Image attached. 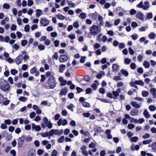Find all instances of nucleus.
<instances>
[{
    "label": "nucleus",
    "mask_w": 156,
    "mask_h": 156,
    "mask_svg": "<svg viewBox=\"0 0 156 156\" xmlns=\"http://www.w3.org/2000/svg\"><path fill=\"white\" fill-rule=\"evenodd\" d=\"M98 20L100 21L98 26L93 25L90 28V33L94 36L96 35L101 32V26H103L104 24L103 17L101 15L99 16Z\"/></svg>",
    "instance_id": "nucleus-1"
},
{
    "label": "nucleus",
    "mask_w": 156,
    "mask_h": 156,
    "mask_svg": "<svg viewBox=\"0 0 156 156\" xmlns=\"http://www.w3.org/2000/svg\"><path fill=\"white\" fill-rule=\"evenodd\" d=\"M0 84V89L2 91L5 92H9L10 90V85L6 80L2 79Z\"/></svg>",
    "instance_id": "nucleus-2"
},
{
    "label": "nucleus",
    "mask_w": 156,
    "mask_h": 156,
    "mask_svg": "<svg viewBox=\"0 0 156 156\" xmlns=\"http://www.w3.org/2000/svg\"><path fill=\"white\" fill-rule=\"evenodd\" d=\"M47 83L50 89H53L55 87L57 83L54 75H52L49 77L47 80Z\"/></svg>",
    "instance_id": "nucleus-3"
},
{
    "label": "nucleus",
    "mask_w": 156,
    "mask_h": 156,
    "mask_svg": "<svg viewBox=\"0 0 156 156\" xmlns=\"http://www.w3.org/2000/svg\"><path fill=\"white\" fill-rule=\"evenodd\" d=\"M25 137L26 136L25 135H23L21 137L19 138V140L17 143L18 148H20L23 147Z\"/></svg>",
    "instance_id": "nucleus-4"
},
{
    "label": "nucleus",
    "mask_w": 156,
    "mask_h": 156,
    "mask_svg": "<svg viewBox=\"0 0 156 156\" xmlns=\"http://www.w3.org/2000/svg\"><path fill=\"white\" fill-rule=\"evenodd\" d=\"M63 133V130L62 129H60V131H59V130L56 129H52L50 130V133L51 136L54 134L60 136L62 135Z\"/></svg>",
    "instance_id": "nucleus-5"
},
{
    "label": "nucleus",
    "mask_w": 156,
    "mask_h": 156,
    "mask_svg": "<svg viewBox=\"0 0 156 156\" xmlns=\"http://www.w3.org/2000/svg\"><path fill=\"white\" fill-rule=\"evenodd\" d=\"M44 123L46 124L48 128L49 129H51L52 127V124L51 122L49 121L48 122V118L44 117L43 119Z\"/></svg>",
    "instance_id": "nucleus-6"
},
{
    "label": "nucleus",
    "mask_w": 156,
    "mask_h": 156,
    "mask_svg": "<svg viewBox=\"0 0 156 156\" xmlns=\"http://www.w3.org/2000/svg\"><path fill=\"white\" fill-rule=\"evenodd\" d=\"M68 57L65 54H62L60 55L59 58V60L61 62H66L68 60Z\"/></svg>",
    "instance_id": "nucleus-7"
},
{
    "label": "nucleus",
    "mask_w": 156,
    "mask_h": 156,
    "mask_svg": "<svg viewBox=\"0 0 156 156\" xmlns=\"http://www.w3.org/2000/svg\"><path fill=\"white\" fill-rule=\"evenodd\" d=\"M87 147L85 146H83L80 148L82 154L85 156H88V153L87 150Z\"/></svg>",
    "instance_id": "nucleus-8"
},
{
    "label": "nucleus",
    "mask_w": 156,
    "mask_h": 156,
    "mask_svg": "<svg viewBox=\"0 0 156 156\" xmlns=\"http://www.w3.org/2000/svg\"><path fill=\"white\" fill-rule=\"evenodd\" d=\"M67 89L66 87H64L60 91L59 94L60 96L66 95L67 93Z\"/></svg>",
    "instance_id": "nucleus-9"
},
{
    "label": "nucleus",
    "mask_w": 156,
    "mask_h": 156,
    "mask_svg": "<svg viewBox=\"0 0 156 156\" xmlns=\"http://www.w3.org/2000/svg\"><path fill=\"white\" fill-rule=\"evenodd\" d=\"M144 16L143 14L140 12H138L136 15V18L141 20H144Z\"/></svg>",
    "instance_id": "nucleus-10"
},
{
    "label": "nucleus",
    "mask_w": 156,
    "mask_h": 156,
    "mask_svg": "<svg viewBox=\"0 0 156 156\" xmlns=\"http://www.w3.org/2000/svg\"><path fill=\"white\" fill-rule=\"evenodd\" d=\"M40 23L43 24L44 27L47 26L49 24V21L47 19H42L40 21Z\"/></svg>",
    "instance_id": "nucleus-11"
},
{
    "label": "nucleus",
    "mask_w": 156,
    "mask_h": 156,
    "mask_svg": "<svg viewBox=\"0 0 156 156\" xmlns=\"http://www.w3.org/2000/svg\"><path fill=\"white\" fill-rule=\"evenodd\" d=\"M98 13L95 12L94 13H90L89 14L88 16L91 19L95 20L98 17Z\"/></svg>",
    "instance_id": "nucleus-12"
},
{
    "label": "nucleus",
    "mask_w": 156,
    "mask_h": 156,
    "mask_svg": "<svg viewBox=\"0 0 156 156\" xmlns=\"http://www.w3.org/2000/svg\"><path fill=\"white\" fill-rule=\"evenodd\" d=\"M41 135L42 137H46L48 136L49 139H50L51 137V134L50 133V131L49 132H45V133H41Z\"/></svg>",
    "instance_id": "nucleus-13"
},
{
    "label": "nucleus",
    "mask_w": 156,
    "mask_h": 156,
    "mask_svg": "<svg viewBox=\"0 0 156 156\" xmlns=\"http://www.w3.org/2000/svg\"><path fill=\"white\" fill-rule=\"evenodd\" d=\"M111 131L109 129H107L106 130L105 133L107 134V137L108 139H112V135L110 133Z\"/></svg>",
    "instance_id": "nucleus-14"
},
{
    "label": "nucleus",
    "mask_w": 156,
    "mask_h": 156,
    "mask_svg": "<svg viewBox=\"0 0 156 156\" xmlns=\"http://www.w3.org/2000/svg\"><path fill=\"white\" fill-rule=\"evenodd\" d=\"M130 104L133 107L136 108H139L141 105V104L140 105L135 101H131Z\"/></svg>",
    "instance_id": "nucleus-15"
},
{
    "label": "nucleus",
    "mask_w": 156,
    "mask_h": 156,
    "mask_svg": "<svg viewBox=\"0 0 156 156\" xmlns=\"http://www.w3.org/2000/svg\"><path fill=\"white\" fill-rule=\"evenodd\" d=\"M150 91L152 94L153 98H156V89L155 88H151L150 89Z\"/></svg>",
    "instance_id": "nucleus-16"
},
{
    "label": "nucleus",
    "mask_w": 156,
    "mask_h": 156,
    "mask_svg": "<svg viewBox=\"0 0 156 156\" xmlns=\"http://www.w3.org/2000/svg\"><path fill=\"white\" fill-rule=\"evenodd\" d=\"M143 114L144 117L147 119L150 117L151 115L147 109H145L143 112Z\"/></svg>",
    "instance_id": "nucleus-17"
},
{
    "label": "nucleus",
    "mask_w": 156,
    "mask_h": 156,
    "mask_svg": "<svg viewBox=\"0 0 156 156\" xmlns=\"http://www.w3.org/2000/svg\"><path fill=\"white\" fill-rule=\"evenodd\" d=\"M149 38L151 39H153L156 37V34L153 32H151L148 35Z\"/></svg>",
    "instance_id": "nucleus-18"
},
{
    "label": "nucleus",
    "mask_w": 156,
    "mask_h": 156,
    "mask_svg": "<svg viewBox=\"0 0 156 156\" xmlns=\"http://www.w3.org/2000/svg\"><path fill=\"white\" fill-rule=\"evenodd\" d=\"M66 67L65 65L62 64L59 66V71L60 73L63 72V70H65V68Z\"/></svg>",
    "instance_id": "nucleus-19"
},
{
    "label": "nucleus",
    "mask_w": 156,
    "mask_h": 156,
    "mask_svg": "<svg viewBox=\"0 0 156 156\" xmlns=\"http://www.w3.org/2000/svg\"><path fill=\"white\" fill-rule=\"evenodd\" d=\"M119 68V66L117 64H114L112 66V70L113 72H116L117 71Z\"/></svg>",
    "instance_id": "nucleus-20"
},
{
    "label": "nucleus",
    "mask_w": 156,
    "mask_h": 156,
    "mask_svg": "<svg viewBox=\"0 0 156 156\" xmlns=\"http://www.w3.org/2000/svg\"><path fill=\"white\" fill-rule=\"evenodd\" d=\"M149 8V3L148 2H145L144 3V5L143 7V9L145 10H148Z\"/></svg>",
    "instance_id": "nucleus-21"
},
{
    "label": "nucleus",
    "mask_w": 156,
    "mask_h": 156,
    "mask_svg": "<svg viewBox=\"0 0 156 156\" xmlns=\"http://www.w3.org/2000/svg\"><path fill=\"white\" fill-rule=\"evenodd\" d=\"M120 71L121 73L125 76H127L129 75V73L126 70L122 69Z\"/></svg>",
    "instance_id": "nucleus-22"
},
{
    "label": "nucleus",
    "mask_w": 156,
    "mask_h": 156,
    "mask_svg": "<svg viewBox=\"0 0 156 156\" xmlns=\"http://www.w3.org/2000/svg\"><path fill=\"white\" fill-rule=\"evenodd\" d=\"M138 113V111L136 110V109H134L132 110L131 111V115L132 116H135L137 115Z\"/></svg>",
    "instance_id": "nucleus-23"
},
{
    "label": "nucleus",
    "mask_w": 156,
    "mask_h": 156,
    "mask_svg": "<svg viewBox=\"0 0 156 156\" xmlns=\"http://www.w3.org/2000/svg\"><path fill=\"white\" fill-rule=\"evenodd\" d=\"M135 82L136 85H140L142 86H143L144 85V82L142 80H136Z\"/></svg>",
    "instance_id": "nucleus-24"
},
{
    "label": "nucleus",
    "mask_w": 156,
    "mask_h": 156,
    "mask_svg": "<svg viewBox=\"0 0 156 156\" xmlns=\"http://www.w3.org/2000/svg\"><path fill=\"white\" fill-rule=\"evenodd\" d=\"M36 16L37 17H39L42 13V11L40 9H37L36 10Z\"/></svg>",
    "instance_id": "nucleus-25"
},
{
    "label": "nucleus",
    "mask_w": 156,
    "mask_h": 156,
    "mask_svg": "<svg viewBox=\"0 0 156 156\" xmlns=\"http://www.w3.org/2000/svg\"><path fill=\"white\" fill-rule=\"evenodd\" d=\"M152 140L151 139H149L146 140H144L142 142V144L144 145L149 144L152 142Z\"/></svg>",
    "instance_id": "nucleus-26"
},
{
    "label": "nucleus",
    "mask_w": 156,
    "mask_h": 156,
    "mask_svg": "<svg viewBox=\"0 0 156 156\" xmlns=\"http://www.w3.org/2000/svg\"><path fill=\"white\" fill-rule=\"evenodd\" d=\"M148 28L149 27L148 26H147L146 27L143 26L140 28L139 30V31L140 32L145 31L146 30L148 29Z\"/></svg>",
    "instance_id": "nucleus-27"
},
{
    "label": "nucleus",
    "mask_w": 156,
    "mask_h": 156,
    "mask_svg": "<svg viewBox=\"0 0 156 156\" xmlns=\"http://www.w3.org/2000/svg\"><path fill=\"white\" fill-rule=\"evenodd\" d=\"M143 65L144 67L146 68H148L150 67V63L147 61H144L143 62Z\"/></svg>",
    "instance_id": "nucleus-28"
},
{
    "label": "nucleus",
    "mask_w": 156,
    "mask_h": 156,
    "mask_svg": "<svg viewBox=\"0 0 156 156\" xmlns=\"http://www.w3.org/2000/svg\"><path fill=\"white\" fill-rule=\"evenodd\" d=\"M79 17L81 19H84L86 17V14L84 12L81 13L79 16Z\"/></svg>",
    "instance_id": "nucleus-29"
},
{
    "label": "nucleus",
    "mask_w": 156,
    "mask_h": 156,
    "mask_svg": "<svg viewBox=\"0 0 156 156\" xmlns=\"http://www.w3.org/2000/svg\"><path fill=\"white\" fill-rule=\"evenodd\" d=\"M153 17V14L152 12L149 13L147 16L145 18L146 20H149L152 19Z\"/></svg>",
    "instance_id": "nucleus-30"
},
{
    "label": "nucleus",
    "mask_w": 156,
    "mask_h": 156,
    "mask_svg": "<svg viewBox=\"0 0 156 156\" xmlns=\"http://www.w3.org/2000/svg\"><path fill=\"white\" fill-rule=\"evenodd\" d=\"M56 16L58 19L62 20H63L65 18V17L64 16L60 13L58 14Z\"/></svg>",
    "instance_id": "nucleus-31"
},
{
    "label": "nucleus",
    "mask_w": 156,
    "mask_h": 156,
    "mask_svg": "<svg viewBox=\"0 0 156 156\" xmlns=\"http://www.w3.org/2000/svg\"><path fill=\"white\" fill-rule=\"evenodd\" d=\"M27 100V98L23 96H21L19 98V101L23 102H26Z\"/></svg>",
    "instance_id": "nucleus-32"
},
{
    "label": "nucleus",
    "mask_w": 156,
    "mask_h": 156,
    "mask_svg": "<svg viewBox=\"0 0 156 156\" xmlns=\"http://www.w3.org/2000/svg\"><path fill=\"white\" fill-rule=\"evenodd\" d=\"M138 140V138L137 136H134L131 137L130 138V140L132 142H136Z\"/></svg>",
    "instance_id": "nucleus-33"
},
{
    "label": "nucleus",
    "mask_w": 156,
    "mask_h": 156,
    "mask_svg": "<svg viewBox=\"0 0 156 156\" xmlns=\"http://www.w3.org/2000/svg\"><path fill=\"white\" fill-rule=\"evenodd\" d=\"M10 73L11 74L15 75L18 73V71L15 69H12L10 70Z\"/></svg>",
    "instance_id": "nucleus-34"
},
{
    "label": "nucleus",
    "mask_w": 156,
    "mask_h": 156,
    "mask_svg": "<svg viewBox=\"0 0 156 156\" xmlns=\"http://www.w3.org/2000/svg\"><path fill=\"white\" fill-rule=\"evenodd\" d=\"M25 31L26 32H28L30 30V26L29 25L27 24L25 25L24 28Z\"/></svg>",
    "instance_id": "nucleus-35"
},
{
    "label": "nucleus",
    "mask_w": 156,
    "mask_h": 156,
    "mask_svg": "<svg viewBox=\"0 0 156 156\" xmlns=\"http://www.w3.org/2000/svg\"><path fill=\"white\" fill-rule=\"evenodd\" d=\"M86 58V57L85 56H82L81 57L80 60V62L81 63H84L85 61V59Z\"/></svg>",
    "instance_id": "nucleus-36"
},
{
    "label": "nucleus",
    "mask_w": 156,
    "mask_h": 156,
    "mask_svg": "<svg viewBox=\"0 0 156 156\" xmlns=\"http://www.w3.org/2000/svg\"><path fill=\"white\" fill-rule=\"evenodd\" d=\"M38 48L40 51H42L45 49V46L44 45L40 44L38 46Z\"/></svg>",
    "instance_id": "nucleus-37"
},
{
    "label": "nucleus",
    "mask_w": 156,
    "mask_h": 156,
    "mask_svg": "<svg viewBox=\"0 0 156 156\" xmlns=\"http://www.w3.org/2000/svg\"><path fill=\"white\" fill-rule=\"evenodd\" d=\"M64 139V136H61L58 140V142L59 143H62Z\"/></svg>",
    "instance_id": "nucleus-38"
},
{
    "label": "nucleus",
    "mask_w": 156,
    "mask_h": 156,
    "mask_svg": "<svg viewBox=\"0 0 156 156\" xmlns=\"http://www.w3.org/2000/svg\"><path fill=\"white\" fill-rule=\"evenodd\" d=\"M67 2L68 3L70 7L73 8L75 4L73 3L72 1H67Z\"/></svg>",
    "instance_id": "nucleus-39"
},
{
    "label": "nucleus",
    "mask_w": 156,
    "mask_h": 156,
    "mask_svg": "<svg viewBox=\"0 0 156 156\" xmlns=\"http://www.w3.org/2000/svg\"><path fill=\"white\" fill-rule=\"evenodd\" d=\"M149 108L151 111H154L156 110V107L154 105H151L149 106Z\"/></svg>",
    "instance_id": "nucleus-40"
},
{
    "label": "nucleus",
    "mask_w": 156,
    "mask_h": 156,
    "mask_svg": "<svg viewBox=\"0 0 156 156\" xmlns=\"http://www.w3.org/2000/svg\"><path fill=\"white\" fill-rule=\"evenodd\" d=\"M142 95L144 97H146L149 94V92L147 91L144 90L142 92Z\"/></svg>",
    "instance_id": "nucleus-41"
},
{
    "label": "nucleus",
    "mask_w": 156,
    "mask_h": 156,
    "mask_svg": "<svg viewBox=\"0 0 156 156\" xmlns=\"http://www.w3.org/2000/svg\"><path fill=\"white\" fill-rule=\"evenodd\" d=\"M58 151L54 149L52 151L51 155L52 156H58Z\"/></svg>",
    "instance_id": "nucleus-42"
},
{
    "label": "nucleus",
    "mask_w": 156,
    "mask_h": 156,
    "mask_svg": "<svg viewBox=\"0 0 156 156\" xmlns=\"http://www.w3.org/2000/svg\"><path fill=\"white\" fill-rule=\"evenodd\" d=\"M96 145V144L93 142H91L89 145V147L90 148H94Z\"/></svg>",
    "instance_id": "nucleus-43"
},
{
    "label": "nucleus",
    "mask_w": 156,
    "mask_h": 156,
    "mask_svg": "<svg viewBox=\"0 0 156 156\" xmlns=\"http://www.w3.org/2000/svg\"><path fill=\"white\" fill-rule=\"evenodd\" d=\"M28 42L26 40H23L21 41V44L23 46H25Z\"/></svg>",
    "instance_id": "nucleus-44"
},
{
    "label": "nucleus",
    "mask_w": 156,
    "mask_h": 156,
    "mask_svg": "<svg viewBox=\"0 0 156 156\" xmlns=\"http://www.w3.org/2000/svg\"><path fill=\"white\" fill-rule=\"evenodd\" d=\"M131 37L132 39L134 40H136L138 37V35L137 34H134L132 35L131 36Z\"/></svg>",
    "instance_id": "nucleus-45"
},
{
    "label": "nucleus",
    "mask_w": 156,
    "mask_h": 156,
    "mask_svg": "<svg viewBox=\"0 0 156 156\" xmlns=\"http://www.w3.org/2000/svg\"><path fill=\"white\" fill-rule=\"evenodd\" d=\"M150 137V134L148 133H146L143 135L142 136V138L144 139H146L149 138Z\"/></svg>",
    "instance_id": "nucleus-46"
},
{
    "label": "nucleus",
    "mask_w": 156,
    "mask_h": 156,
    "mask_svg": "<svg viewBox=\"0 0 156 156\" xmlns=\"http://www.w3.org/2000/svg\"><path fill=\"white\" fill-rule=\"evenodd\" d=\"M3 7L4 9H9L10 6L8 4L5 3L3 5Z\"/></svg>",
    "instance_id": "nucleus-47"
},
{
    "label": "nucleus",
    "mask_w": 156,
    "mask_h": 156,
    "mask_svg": "<svg viewBox=\"0 0 156 156\" xmlns=\"http://www.w3.org/2000/svg\"><path fill=\"white\" fill-rule=\"evenodd\" d=\"M82 105L83 106L85 107L88 108L90 107V104L86 102H83L82 103Z\"/></svg>",
    "instance_id": "nucleus-48"
},
{
    "label": "nucleus",
    "mask_w": 156,
    "mask_h": 156,
    "mask_svg": "<svg viewBox=\"0 0 156 156\" xmlns=\"http://www.w3.org/2000/svg\"><path fill=\"white\" fill-rule=\"evenodd\" d=\"M41 79H40V81L41 82H43L46 79V77L45 75H41Z\"/></svg>",
    "instance_id": "nucleus-49"
},
{
    "label": "nucleus",
    "mask_w": 156,
    "mask_h": 156,
    "mask_svg": "<svg viewBox=\"0 0 156 156\" xmlns=\"http://www.w3.org/2000/svg\"><path fill=\"white\" fill-rule=\"evenodd\" d=\"M113 25V24H111L108 21H106L105 23V26L107 27H111Z\"/></svg>",
    "instance_id": "nucleus-50"
},
{
    "label": "nucleus",
    "mask_w": 156,
    "mask_h": 156,
    "mask_svg": "<svg viewBox=\"0 0 156 156\" xmlns=\"http://www.w3.org/2000/svg\"><path fill=\"white\" fill-rule=\"evenodd\" d=\"M44 152V151L41 149H38L37 151V154L39 155H41Z\"/></svg>",
    "instance_id": "nucleus-51"
},
{
    "label": "nucleus",
    "mask_w": 156,
    "mask_h": 156,
    "mask_svg": "<svg viewBox=\"0 0 156 156\" xmlns=\"http://www.w3.org/2000/svg\"><path fill=\"white\" fill-rule=\"evenodd\" d=\"M52 58L53 59H55V60H57L58 58V54L57 52H55L53 55L52 56Z\"/></svg>",
    "instance_id": "nucleus-52"
},
{
    "label": "nucleus",
    "mask_w": 156,
    "mask_h": 156,
    "mask_svg": "<svg viewBox=\"0 0 156 156\" xmlns=\"http://www.w3.org/2000/svg\"><path fill=\"white\" fill-rule=\"evenodd\" d=\"M135 84H136L135 83V82H132L130 83V85L131 87H134L135 88L138 89L137 86Z\"/></svg>",
    "instance_id": "nucleus-53"
},
{
    "label": "nucleus",
    "mask_w": 156,
    "mask_h": 156,
    "mask_svg": "<svg viewBox=\"0 0 156 156\" xmlns=\"http://www.w3.org/2000/svg\"><path fill=\"white\" fill-rule=\"evenodd\" d=\"M68 98L69 99H72L73 98L74 96V94L73 93H72V92L68 94Z\"/></svg>",
    "instance_id": "nucleus-54"
},
{
    "label": "nucleus",
    "mask_w": 156,
    "mask_h": 156,
    "mask_svg": "<svg viewBox=\"0 0 156 156\" xmlns=\"http://www.w3.org/2000/svg\"><path fill=\"white\" fill-rule=\"evenodd\" d=\"M125 47V44L123 43H120L119 44V48L122 49Z\"/></svg>",
    "instance_id": "nucleus-55"
},
{
    "label": "nucleus",
    "mask_w": 156,
    "mask_h": 156,
    "mask_svg": "<svg viewBox=\"0 0 156 156\" xmlns=\"http://www.w3.org/2000/svg\"><path fill=\"white\" fill-rule=\"evenodd\" d=\"M95 129H96V131L98 133H100L102 132V129L100 127H97Z\"/></svg>",
    "instance_id": "nucleus-56"
},
{
    "label": "nucleus",
    "mask_w": 156,
    "mask_h": 156,
    "mask_svg": "<svg viewBox=\"0 0 156 156\" xmlns=\"http://www.w3.org/2000/svg\"><path fill=\"white\" fill-rule=\"evenodd\" d=\"M37 71V69L35 67L32 68L30 70V73L31 74H34Z\"/></svg>",
    "instance_id": "nucleus-57"
},
{
    "label": "nucleus",
    "mask_w": 156,
    "mask_h": 156,
    "mask_svg": "<svg viewBox=\"0 0 156 156\" xmlns=\"http://www.w3.org/2000/svg\"><path fill=\"white\" fill-rule=\"evenodd\" d=\"M36 115V113L34 112H32L30 114V117L31 119H33L35 116Z\"/></svg>",
    "instance_id": "nucleus-58"
},
{
    "label": "nucleus",
    "mask_w": 156,
    "mask_h": 156,
    "mask_svg": "<svg viewBox=\"0 0 156 156\" xmlns=\"http://www.w3.org/2000/svg\"><path fill=\"white\" fill-rule=\"evenodd\" d=\"M22 19L18 17L17 18V21L18 25H22Z\"/></svg>",
    "instance_id": "nucleus-59"
},
{
    "label": "nucleus",
    "mask_w": 156,
    "mask_h": 156,
    "mask_svg": "<svg viewBox=\"0 0 156 156\" xmlns=\"http://www.w3.org/2000/svg\"><path fill=\"white\" fill-rule=\"evenodd\" d=\"M84 78V80L87 82H89L90 80V77L88 75H86L85 76Z\"/></svg>",
    "instance_id": "nucleus-60"
},
{
    "label": "nucleus",
    "mask_w": 156,
    "mask_h": 156,
    "mask_svg": "<svg viewBox=\"0 0 156 156\" xmlns=\"http://www.w3.org/2000/svg\"><path fill=\"white\" fill-rule=\"evenodd\" d=\"M38 27V26L37 24H34L32 25L31 27V29L33 31L35 29L37 28Z\"/></svg>",
    "instance_id": "nucleus-61"
},
{
    "label": "nucleus",
    "mask_w": 156,
    "mask_h": 156,
    "mask_svg": "<svg viewBox=\"0 0 156 156\" xmlns=\"http://www.w3.org/2000/svg\"><path fill=\"white\" fill-rule=\"evenodd\" d=\"M128 127L129 129H131L134 128L135 127V126L132 123L129 124L128 125Z\"/></svg>",
    "instance_id": "nucleus-62"
},
{
    "label": "nucleus",
    "mask_w": 156,
    "mask_h": 156,
    "mask_svg": "<svg viewBox=\"0 0 156 156\" xmlns=\"http://www.w3.org/2000/svg\"><path fill=\"white\" fill-rule=\"evenodd\" d=\"M131 62V60L130 59L126 58L124 60V62L126 64H129Z\"/></svg>",
    "instance_id": "nucleus-63"
},
{
    "label": "nucleus",
    "mask_w": 156,
    "mask_h": 156,
    "mask_svg": "<svg viewBox=\"0 0 156 156\" xmlns=\"http://www.w3.org/2000/svg\"><path fill=\"white\" fill-rule=\"evenodd\" d=\"M136 67V65L135 63H132L130 65V67L133 69H135Z\"/></svg>",
    "instance_id": "nucleus-64"
}]
</instances>
